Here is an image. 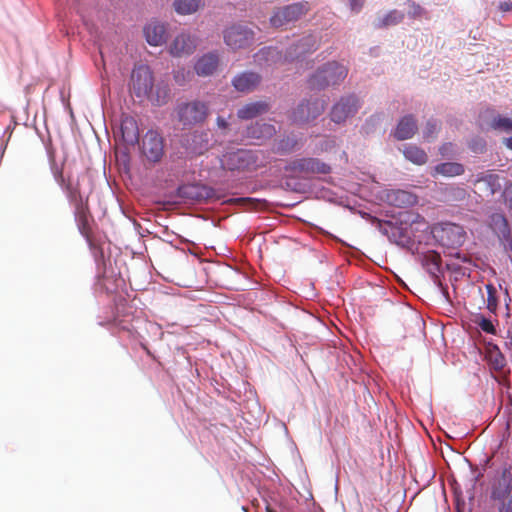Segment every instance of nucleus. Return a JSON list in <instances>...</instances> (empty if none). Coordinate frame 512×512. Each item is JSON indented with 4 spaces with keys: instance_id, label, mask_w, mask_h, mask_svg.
<instances>
[{
    "instance_id": "nucleus-1",
    "label": "nucleus",
    "mask_w": 512,
    "mask_h": 512,
    "mask_svg": "<svg viewBox=\"0 0 512 512\" xmlns=\"http://www.w3.org/2000/svg\"><path fill=\"white\" fill-rule=\"evenodd\" d=\"M129 89L140 100H149L155 106H163L169 98L167 85H154V76L149 66L136 65L130 75Z\"/></svg>"
},
{
    "instance_id": "nucleus-2",
    "label": "nucleus",
    "mask_w": 512,
    "mask_h": 512,
    "mask_svg": "<svg viewBox=\"0 0 512 512\" xmlns=\"http://www.w3.org/2000/svg\"><path fill=\"white\" fill-rule=\"evenodd\" d=\"M420 219L423 218L418 213L404 211L399 214V219L396 221L374 218L372 224L391 243L401 247H409L413 244L412 225L418 223Z\"/></svg>"
},
{
    "instance_id": "nucleus-3",
    "label": "nucleus",
    "mask_w": 512,
    "mask_h": 512,
    "mask_svg": "<svg viewBox=\"0 0 512 512\" xmlns=\"http://www.w3.org/2000/svg\"><path fill=\"white\" fill-rule=\"evenodd\" d=\"M348 74L346 66L336 62H327L319 67L308 79L312 90H325L330 86L339 85Z\"/></svg>"
},
{
    "instance_id": "nucleus-4",
    "label": "nucleus",
    "mask_w": 512,
    "mask_h": 512,
    "mask_svg": "<svg viewBox=\"0 0 512 512\" xmlns=\"http://www.w3.org/2000/svg\"><path fill=\"white\" fill-rule=\"evenodd\" d=\"M209 113L206 102L201 100L179 101L175 108V119L182 125L183 129H190L202 124Z\"/></svg>"
},
{
    "instance_id": "nucleus-5",
    "label": "nucleus",
    "mask_w": 512,
    "mask_h": 512,
    "mask_svg": "<svg viewBox=\"0 0 512 512\" xmlns=\"http://www.w3.org/2000/svg\"><path fill=\"white\" fill-rule=\"evenodd\" d=\"M54 177L58 185L64 191L70 205L74 208L75 216H83L87 209L88 196L81 192L79 179L69 177L66 180L62 172L56 173Z\"/></svg>"
},
{
    "instance_id": "nucleus-6",
    "label": "nucleus",
    "mask_w": 512,
    "mask_h": 512,
    "mask_svg": "<svg viewBox=\"0 0 512 512\" xmlns=\"http://www.w3.org/2000/svg\"><path fill=\"white\" fill-rule=\"evenodd\" d=\"M491 499L496 502L498 512H512V473L504 468L491 487Z\"/></svg>"
},
{
    "instance_id": "nucleus-7",
    "label": "nucleus",
    "mask_w": 512,
    "mask_h": 512,
    "mask_svg": "<svg viewBox=\"0 0 512 512\" xmlns=\"http://www.w3.org/2000/svg\"><path fill=\"white\" fill-rule=\"evenodd\" d=\"M433 238L442 247L456 249L463 245L466 239V232L461 225L445 222L438 223L432 227Z\"/></svg>"
},
{
    "instance_id": "nucleus-8",
    "label": "nucleus",
    "mask_w": 512,
    "mask_h": 512,
    "mask_svg": "<svg viewBox=\"0 0 512 512\" xmlns=\"http://www.w3.org/2000/svg\"><path fill=\"white\" fill-rule=\"evenodd\" d=\"M419 260L423 268L431 276L433 283L444 302L450 304L451 299L448 288L440 280V275L443 273L440 254L433 250L427 251L419 256Z\"/></svg>"
},
{
    "instance_id": "nucleus-9",
    "label": "nucleus",
    "mask_w": 512,
    "mask_h": 512,
    "mask_svg": "<svg viewBox=\"0 0 512 512\" xmlns=\"http://www.w3.org/2000/svg\"><path fill=\"white\" fill-rule=\"evenodd\" d=\"M360 108L361 102L355 93L343 95L332 105L330 119L336 124L345 123L354 117Z\"/></svg>"
},
{
    "instance_id": "nucleus-10",
    "label": "nucleus",
    "mask_w": 512,
    "mask_h": 512,
    "mask_svg": "<svg viewBox=\"0 0 512 512\" xmlns=\"http://www.w3.org/2000/svg\"><path fill=\"white\" fill-rule=\"evenodd\" d=\"M223 38L228 47L237 50L252 45L255 34L254 31L246 25L234 24L224 31Z\"/></svg>"
},
{
    "instance_id": "nucleus-11",
    "label": "nucleus",
    "mask_w": 512,
    "mask_h": 512,
    "mask_svg": "<svg viewBox=\"0 0 512 512\" xmlns=\"http://www.w3.org/2000/svg\"><path fill=\"white\" fill-rule=\"evenodd\" d=\"M325 110V101L319 98L304 99L294 108L292 120L298 124L308 123L317 119Z\"/></svg>"
},
{
    "instance_id": "nucleus-12",
    "label": "nucleus",
    "mask_w": 512,
    "mask_h": 512,
    "mask_svg": "<svg viewBox=\"0 0 512 512\" xmlns=\"http://www.w3.org/2000/svg\"><path fill=\"white\" fill-rule=\"evenodd\" d=\"M142 155L151 163L159 162L164 155V139L156 130H148L141 145Z\"/></svg>"
},
{
    "instance_id": "nucleus-13",
    "label": "nucleus",
    "mask_w": 512,
    "mask_h": 512,
    "mask_svg": "<svg viewBox=\"0 0 512 512\" xmlns=\"http://www.w3.org/2000/svg\"><path fill=\"white\" fill-rule=\"evenodd\" d=\"M177 196L185 202L201 203L214 198L215 190L201 183H187L177 188Z\"/></svg>"
},
{
    "instance_id": "nucleus-14",
    "label": "nucleus",
    "mask_w": 512,
    "mask_h": 512,
    "mask_svg": "<svg viewBox=\"0 0 512 512\" xmlns=\"http://www.w3.org/2000/svg\"><path fill=\"white\" fill-rule=\"evenodd\" d=\"M258 157L252 150L238 149L225 156V167L231 171L252 170L257 166Z\"/></svg>"
},
{
    "instance_id": "nucleus-15",
    "label": "nucleus",
    "mask_w": 512,
    "mask_h": 512,
    "mask_svg": "<svg viewBox=\"0 0 512 512\" xmlns=\"http://www.w3.org/2000/svg\"><path fill=\"white\" fill-rule=\"evenodd\" d=\"M143 35L150 46H162L170 37V25L167 22L153 18L144 25Z\"/></svg>"
},
{
    "instance_id": "nucleus-16",
    "label": "nucleus",
    "mask_w": 512,
    "mask_h": 512,
    "mask_svg": "<svg viewBox=\"0 0 512 512\" xmlns=\"http://www.w3.org/2000/svg\"><path fill=\"white\" fill-rule=\"evenodd\" d=\"M307 11V3L299 2L287 5L278 9L270 18L274 27H281L285 24L298 20Z\"/></svg>"
},
{
    "instance_id": "nucleus-17",
    "label": "nucleus",
    "mask_w": 512,
    "mask_h": 512,
    "mask_svg": "<svg viewBox=\"0 0 512 512\" xmlns=\"http://www.w3.org/2000/svg\"><path fill=\"white\" fill-rule=\"evenodd\" d=\"M290 169L295 172L308 174H329L331 167L318 158L304 157L295 159L290 163Z\"/></svg>"
},
{
    "instance_id": "nucleus-18",
    "label": "nucleus",
    "mask_w": 512,
    "mask_h": 512,
    "mask_svg": "<svg viewBox=\"0 0 512 512\" xmlns=\"http://www.w3.org/2000/svg\"><path fill=\"white\" fill-rule=\"evenodd\" d=\"M317 49L316 39L312 35L302 37L291 44L285 52L284 60L292 62L304 58L306 54L312 53Z\"/></svg>"
},
{
    "instance_id": "nucleus-19",
    "label": "nucleus",
    "mask_w": 512,
    "mask_h": 512,
    "mask_svg": "<svg viewBox=\"0 0 512 512\" xmlns=\"http://www.w3.org/2000/svg\"><path fill=\"white\" fill-rule=\"evenodd\" d=\"M116 135H120L122 142L128 146L139 143V128L136 119L128 114H122Z\"/></svg>"
},
{
    "instance_id": "nucleus-20",
    "label": "nucleus",
    "mask_w": 512,
    "mask_h": 512,
    "mask_svg": "<svg viewBox=\"0 0 512 512\" xmlns=\"http://www.w3.org/2000/svg\"><path fill=\"white\" fill-rule=\"evenodd\" d=\"M381 198L387 204L398 208L412 207L418 200L415 194L402 189L384 190Z\"/></svg>"
},
{
    "instance_id": "nucleus-21",
    "label": "nucleus",
    "mask_w": 512,
    "mask_h": 512,
    "mask_svg": "<svg viewBox=\"0 0 512 512\" xmlns=\"http://www.w3.org/2000/svg\"><path fill=\"white\" fill-rule=\"evenodd\" d=\"M275 134L276 128L274 125L256 121L246 127L243 132V137L251 140L255 144H260Z\"/></svg>"
},
{
    "instance_id": "nucleus-22",
    "label": "nucleus",
    "mask_w": 512,
    "mask_h": 512,
    "mask_svg": "<svg viewBox=\"0 0 512 512\" xmlns=\"http://www.w3.org/2000/svg\"><path fill=\"white\" fill-rule=\"evenodd\" d=\"M474 184L487 196H493L502 189L500 175L492 171H484L475 175Z\"/></svg>"
},
{
    "instance_id": "nucleus-23",
    "label": "nucleus",
    "mask_w": 512,
    "mask_h": 512,
    "mask_svg": "<svg viewBox=\"0 0 512 512\" xmlns=\"http://www.w3.org/2000/svg\"><path fill=\"white\" fill-rule=\"evenodd\" d=\"M197 47L196 39L189 33L178 34L170 45V54L175 57L192 54Z\"/></svg>"
},
{
    "instance_id": "nucleus-24",
    "label": "nucleus",
    "mask_w": 512,
    "mask_h": 512,
    "mask_svg": "<svg viewBox=\"0 0 512 512\" xmlns=\"http://www.w3.org/2000/svg\"><path fill=\"white\" fill-rule=\"evenodd\" d=\"M418 130L417 120L412 114L400 118L394 131L393 137L398 141L411 139Z\"/></svg>"
},
{
    "instance_id": "nucleus-25",
    "label": "nucleus",
    "mask_w": 512,
    "mask_h": 512,
    "mask_svg": "<svg viewBox=\"0 0 512 512\" xmlns=\"http://www.w3.org/2000/svg\"><path fill=\"white\" fill-rule=\"evenodd\" d=\"M219 65V54L217 51H211L203 54L194 64V70L198 76H211Z\"/></svg>"
},
{
    "instance_id": "nucleus-26",
    "label": "nucleus",
    "mask_w": 512,
    "mask_h": 512,
    "mask_svg": "<svg viewBox=\"0 0 512 512\" xmlns=\"http://www.w3.org/2000/svg\"><path fill=\"white\" fill-rule=\"evenodd\" d=\"M491 227L505 248L512 247L511 230L503 214L496 213L491 216Z\"/></svg>"
},
{
    "instance_id": "nucleus-27",
    "label": "nucleus",
    "mask_w": 512,
    "mask_h": 512,
    "mask_svg": "<svg viewBox=\"0 0 512 512\" xmlns=\"http://www.w3.org/2000/svg\"><path fill=\"white\" fill-rule=\"evenodd\" d=\"M270 104L265 100L247 103L237 110V117L241 120H250L267 113Z\"/></svg>"
},
{
    "instance_id": "nucleus-28",
    "label": "nucleus",
    "mask_w": 512,
    "mask_h": 512,
    "mask_svg": "<svg viewBox=\"0 0 512 512\" xmlns=\"http://www.w3.org/2000/svg\"><path fill=\"white\" fill-rule=\"evenodd\" d=\"M283 58L282 52L276 47H263L254 55V62L260 67H270L279 63Z\"/></svg>"
},
{
    "instance_id": "nucleus-29",
    "label": "nucleus",
    "mask_w": 512,
    "mask_h": 512,
    "mask_svg": "<svg viewBox=\"0 0 512 512\" xmlns=\"http://www.w3.org/2000/svg\"><path fill=\"white\" fill-rule=\"evenodd\" d=\"M261 81L259 74L252 71H245L236 75L232 80L233 87L239 92L253 90Z\"/></svg>"
},
{
    "instance_id": "nucleus-30",
    "label": "nucleus",
    "mask_w": 512,
    "mask_h": 512,
    "mask_svg": "<svg viewBox=\"0 0 512 512\" xmlns=\"http://www.w3.org/2000/svg\"><path fill=\"white\" fill-rule=\"evenodd\" d=\"M210 134L207 131H194L188 140L187 149L193 154L202 155L210 148Z\"/></svg>"
},
{
    "instance_id": "nucleus-31",
    "label": "nucleus",
    "mask_w": 512,
    "mask_h": 512,
    "mask_svg": "<svg viewBox=\"0 0 512 512\" xmlns=\"http://www.w3.org/2000/svg\"><path fill=\"white\" fill-rule=\"evenodd\" d=\"M300 138L294 133L283 135L276 143V152L287 155L301 147Z\"/></svg>"
},
{
    "instance_id": "nucleus-32",
    "label": "nucleus",
    "mask_w": 512,
    "mask_h": 512,
    "mask_svg": "<svg viewBox=\"0 0 512 512\" xmlns=\"http://www.w3.org/2000/svg\"><path fill=\"white\" fill-rule=\"evenodd\" d=\"M465 172V167L463 164L458 162H443L434 166L431 175L435 177L436 175H442L445 177H455L460 176Z\"/></svg>"
},
{
    "instance_id": "nucleus-33",
    "label": "nucleus",
    "mask_w": 512,
    "mask_h": 512,
    "mask_svg": "<svg viewBox=\"0 0 512 512\" xmlns=\"http://www.w3.org/2000/svg\"><path fill=\"white\" fill-rule=\"evenodd\" d=\"M204 5L203 0H174L173 8L178 15H191Z\"/></svg>"
},
{
    "instance_id": "nucleus-34",
    "label": "nucleus",
    "mask_w": 512,
    "mask_h": 512,
    "mask_svg": "<svg viewBox=\"0 0 512 512\" xmlns=\"http://www.w3.org/2000/svg\"><path fill=\"white\" fill-rule=\"evenodd\" d=\"M403 154L408 161L416 165H423L428 160L426 152L420 147L412 144L404 146Z\"/></svg>"
},
{
    "instance_id": "nucleus-35",
    "label": "nucleus",
    "mask_w": 512,
    "mask_h": 512,
    "mask_svg": "<svg viewBox=\"0 0 512 512\" xmlns=\"http://www.w3.org/2000/svg\"><path fill=\"white\" fill-rule=\"evenodd\" d=\"M405 18V14L397 9L391 10L382 17H379L377 19V22H375L376 28H384L388 26H394L399 23H401Z\"/></svg>"
},
{
    "instance_id": "nucleus-36",
    "label": "nucleus",
    "mask_w": 512,
    "mask_h": 512,
    "mask_svg": "<svg viewBox=\"0 0 512 512\" xmlns=\"http://www.w3.org/2000/svg\"><path fill=\"white\" fill-rule=\"evenodd\" d=\"M490 128L496 131L512 133V119L498 114L491 120Z\"/></svg>"
},
{
    "instance_id": "nucleus-37",
    "label": "nucleus",
    "mask_w": 512,
    "mask_h": 512,
    "mask_svg": "<svg viewBox=\"0 0 512 512\" xmlns=\"http://www.w3.org/2000/svg\"><path fill=\"white\" fill-rule=\"evenodd\" d=\"M466 190L456 185H449L445 188V196L448 201H461L466 198Z\"/></svg>"
},
{
    "instance_id": "nucleus-38",
    "label": "nucleus",
    "mask_w": 512,
    "mask_h": 512,
    "mask_svg": "<svg viewBox=\"0 0 512 512\" xmlns=\"http://www.w3.org/2000/svg\"><path fill=\"white\" fill-rule=\"evenodd\" d=\"M337 139L336 137H324L318 141L316 144V152L322 153V152H330L334 148L337 147Z\"/></svg>"
},
{
    "instance_id": "nucleus-39",
    "label": "nucleus",
    "mask_w": 512,
    "mask_h": 512,
    "mask_svg": "<svg viewBox=\"0 0 512 512\" xmlns=\"http://www.w3.org/2000/svg\"><path fill=\"white\" fill-rule=\"evenodd\" d=\"M468 148L474 154H483L487 150V143L484 138L475 136L469 140Z\"/></svg>"
},
{
    "instance_id": "nucleus-40",
    "label": "nucleus",
    "mask_w": 512,
    "mask_h": 512,
    "mask_svg": "<svg viewBox=\"0 0 512 512\" xmlns=\"http://www.w3.org/2000/svg\"><path fill=\"white\" fill-rule=\"evenodd\" d=\"M439 130V123L435 119H429L423 129V138L427 141H431L436 137L437 131Z\"/></svg>"
},
{
    "instance_id": "nucleus-41",
    "label": "nucleus",
    "mask_w": 512,
    "mask_h": 512,
    "mask_svg": "<svg viewBox=\"0 0 512 512\" xmlns=\"http://www.w3.org/2000/svg\"><path fill=\"white\" fill-rule=\"evenodd\" d=\"M405 5L408 7L407 15L411 19L420 18L426 13V10L414 0H407Z\"/></svg>"
},
{
    "instance_id": "nucleus-42",
    "label": "nucleus",
    "mask_w": 512,
    "mask_h": 512,
    "mask_svg": "<svg viewBox=\"0 0 512 512\" xmlns=\"http://www.w3.org/2000/svg\"><path fill=\"white\" fill-rule=\"evenodd\" d=\"M487 289V309L495 313L498 307V298L496 295V289L492 284L486 285Z\"/></svg>"
},
{
    "instance_id": "nucleus-43",
    "label": "nucleus",
    "mask_w": 512,
    "mask_h": 512,
    "mask_svg": "<svg viewBox=\"0 0 512 512\" xmlns=\"http://www.w3.org/2000/svg\"><path fill=\"white\" fill-rule=\"evenodd\" d=\"M477 324L481 328L482 331L488 334L495 335L496 334V328L493 324V322L484 316H479L477 320Z\"/></svg>"
},
{
    "instance_id": "nucleus-44",
    "label": "nucleus",
    "mask_w": 512,
    "mask_h": 512,
    "mask_svg": "<svg viewBox=\"0 0 512 512\" xmlns=\"http://www.w3.org/2000/svg\"><path fill=\"white\" fill-rule=\"evenodd\" d=\"M503 196L504 203L512 214V181L505 187Z\"/></svg>"
},
{
    "instance_id": "nucleus-45",
    "label": "nucleus",
    "mask_w": 512,
    "mask_h": 512,
    "mask_svg": "<svg viewBox=\"0 0 512 512\" xmlns=\"http://www.w3.org/2000/svg\"><path fill=\"white\" fill-rule=\"evenodd\" d=\"M492 361H493L495 369H502L505 365V358L500 353V351L498 349H497V353L494 355Z\"/></svg>"
},
{
    "instance_id": "nucleus-46",
    "label": "nucleus",
    "mask_w": 512,
    "mask_h": 512,
    "mask_svg": "<svg viewBox=\"0 0 512 512\" xmlns=\"http://www.w3.org/2000/svg\"><path fill=\"white\" fill-rule=\"evenodd\" d=\"M364 5V0H349V7L352 12L358 13Z\"/></svg>"
},
{
    "instance_id": "nucleus-47",
    "label": "nucleus",
    "mask_w": 512,
    "mask_h": 512,
    "mask_svg": "<svg viewBox=\"0 0 512 512\" xmlns=\"http://www.w3.org/2000/svg\"><path fill=\"white\" fill-rule=\"evenodd\" d=\"M499 9L502 12H510V11H512V2L511 1L500 2Z\"/></svg>"
},
{
    "instance_id": "nucleus-48",
    "label": "nucleus",
    "mask_w": 512,
    "mask_h": 512,
    "mask_svg": "<svg viewBox=\"0 0 512 512\" xmlns=\"http://www.w3.org/2000/svg\"><path fill=\"white\" fill-rule=\"evenodd\" d=\"M216 124L220 129H226L228 127V121L221 116L217 117Z\"/></svg>"
},
{
    "instance_id": "nucleus-49",
    "label": "nucleus",
    "mask_w": 512,
    "mask_h": 512,
    "mask_svg": "<svg viewBox=\"0 0 512 512\" xmlns=\"http://www.w3.org/2000/svg\"><path fill=\"white\" fill-rule=\"evenodd\" d=\"M503 144L507 149L512 150V135L508 138H504Z\"/></svg>"
},
{
    "instance_id": "nucleus-50",
    "label": "nucleus",
    "mask_w": 512,
    "mask_h": 512,
    "mask_svg": "<svg viewBox=\"0 0 512 512\" xmlns=\"http://www.w3.org/2000/svg\"><path fill=\"white\" fill-rule=\"evenodd\" d=\"M379 120V118H376V116H371L366 120V124L369 123H376Z\"/></svg>"
},
{
    "instance_id": "nucleus-51",
    "label": "nucleus",
    "mask_w": 512,
    "mask_h": 512,
    "mask_svg": "<svg viewBox=\"0 0 512 512\" xmlns=\"http://www.w3.org/2000/svg\"><path fill=\"white\" fill-rule=\"evenodd\" d=\"M505 296H506V297H505L506 307L508 308V302H507V300H509V301H510V298H509V295H508V291H507V290H505Z\"/></svg>"
},
{
    "instance_id": "nucleus-52",
    "label": "nucleus",
    "mask_w": 512,
    "mask_h": 512,
    "mask_svg": "<svg viewBox=\"0 0 512 512\" xmlns=\"http://www.w3.org/2000/svg\"><path fill=\"white\" fill-rule=\"evenodd\" d=\"M266 511H267V512H275V511L270 507V505H267V506H266Z\"/></svg>"
}]
</instances>
